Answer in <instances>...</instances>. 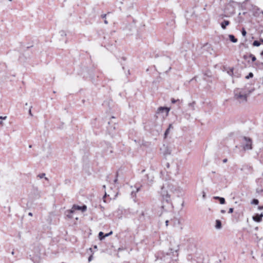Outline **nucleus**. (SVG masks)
Returning a JSON list of instances; mask_svg holds the SVG:
<instances>
[{"mask_svg": "<svg viewBox=\"0 0 263 263\" xmlns=\"http://www.w3.org/2000/svg\"><path fill=\"white\" fill-rule=\"evenodd\" d=\"M112 233V231H111L109 233L106 234L103 237H107V236H109L110 235H111Z\"/></svg>", "mask_w": 263, "mask_h": 263, "instance_id": "7c9ffc66", "label": "nucleus"}, {"mask_svg": "<svg viewBox=\"0 0 263 263\" xmlns=\"http://www.w3.org/2000/svg\"><path fill=\"white\" fill-rule=\"evenodd\" d=\"M91 256H90V257H89V261H90V260H91Z\"/></svg>", "mask_w": 263, "mask_h": 263, "instance_id": "a18cd8bd", "label": "nucleus"}, {"mask_svg": "<svg viewBox=\"0 0 263 263\" xmlns=\"http://www.w3.org/2000/svg\"><path fill=\"white\" fill-rule=\"evenodd\" d=\"M9 1H11L12 0H9Z\"/></svg>", "mask_w": 263, "mask_h": 263, "instance_id": "603ef678", "label": "nucleus"}, {"mask_svg": "<svg viewBox=\"0 0 263 263\" xmlns=\"http://www.w3.org/2000/svg\"><path fill=\"white\" fill-rule=\"evenodd\" d=\"M3 124V122L2 121H0V125H2Z\"/></svg>", "mask_w": 263, "mask_h": 263, "instance_id": "c03bdc74", "label": "nucleus"}, {"mask_svg": "<svg viewBox=\"0 0 263 263\" xmlns=\"http://www.w3.org/2000/svg\"><path fill=\"white\" fill-rule=\"evenodd\" d=\"M195 103V102H192L191 103H189L188 105L189 107H191L192 108V109H194V106Z\"/></svg>", "mask_w": 263, "mask_h": 263, "instance_id": "412c9836", "label": "nucleus"}, {"mask_svg": "<svg viewBox=\"0 0 263 263\" xmlns=\"http://www.w3.org/2000/svg\"><path fill=\"white\" fill-rule=\"evenodd\" d=\"M260 45V43L258 41H254L253 43V45L254 46L258 47Z\"/></svg>", "mask_w": 263, "mask_h": 263, "instance_id": "aec40b11", "label": "nucleus"}, {"mask_svg": "<svg viewBox=\"0 0 263 263\" xmlns=\"http://www.w3.org/2000/svg\"><path fill=\"white\" fill-rule=\"evenodd\" d=\"M227 162V159H224L223 160V163H226Z\"/></svg>", "mask_w": 263, "mask_h": 263, "instance_id": "4c0bfd02", "label": "nucleus"}, {"mask_svg": "<svg viewBox=\"0 0 263 263\" xmlns=\"http://www.w3.org/2000/svg\"><path fill=\"white\" fill-rule=\"evenodd\" d=\"M171 222L172 223L174 227H176L181 224V221L179 219L177 218H174L171 220Z\"/></svg>", "mask_w": 263, "mask_h": 263, "instance_id": "9d476101", "label": "nucleus"}, {"mask_svg": "<svg viewBox=\"0 0 263 263\" xmlns=\"http://www.w3.org/2000/svg\"><path fill=\"white\" fill-rule=\"evenodd\" d=\"M241 144L244 150H250L252 147V140L250 138L243 137L241 139Z\"/></svg>", "mask_w": 263, "mask_h": 263, "instance_id": "7ed1b4c3", "label": "nucleus"}, {"mask_svg": "<svg viewBox=\"0 0 263 263\" xmlns=\"http://www.w3.org/2000/svg\"><path fill=\"white\" fill-rule=\"evenodd\" d=\"M31 259L34 263H39L40 260V258L39 256H33Z\"/></svg>", "mask_w": 263, "mask_h": 263, "instance_id": "f3484780", "label": "nucleus"}, {"mask_svg": "<svg viewBox=\"0 0 263 263\" xmlns=\"http://www.w3.org/2000/svg\"><path fill=\"white\" fill-rule=\"evenodd\" d=\"M139 190H140V188H139H139H137V190H136V193H137V192H139Z\"/></svg>", "mask_w": 263, "mask_h": 263, "instance_id": "58836bf2", "label": "nucleus"}, {"mask_svg": "<svg viewBox=\"0 0 263 263\" xmlns=\"http://www.w3.org/2000/svg\"><path fill=\"white\" fill-rule=\"evenodd\" d=\"M104 23L106 24H108V22L106 20H104Z\"/></svg>", "mask_w": 263, "mask_h": 263, "instance_id": "ea45409f", "label": "nucleus"}, {"mask_svg": "<svg viewBox=\"0 0 263 263\" xmlns=\"http://www.w3.org/2000/svg\"><path fill=\"white\" fill-rule=\"evenodd\" d=\"M7 118V116H0L1 120H6Z\"/></svg>", "mask_w": 263, "mask_h": 263, "instance_id": "c85d7f7f", "label": "nucleus"}, {"mask_svg": "<svg viewBox=\"0 0 263 263\" xmlns=\"http://www.w3.org/2000/svg\"><path fill=\"white\" fill-rule=\"evenodd\" d=\"M99 236L100 237V239L101 240L103 238H104L103 236H104V233L102 232H99Z\"/></svg>", "mask_w": 263, "mask_h": 263, "instance_id": "4be33fe9", "label": "nucleus"}, {"mask_svg": "<svg viewBox=\"0 0 263 263\" xmlns=\"http://www.w3.org/2000/svg\"><path fill=\"white\" fill-rule=\"evenodd\" d=\"M167 189H168V185L166 187L164 185H163L161 188L160 194L163 200H165L167 202H169L171 199V195L168 193Z\"/></svg>", "mask_w": 263, "mask_h": 263, "instance_id": "f03ea898", "label": "nucleus"}, {"mask_svg": "<svg viewBox=\"0 0 263 263\" xmlns=\"http://www.w3.org/2000/svg\"><path fill=\"white\" fill-rule=\"evenodd\" d=\"M29 147L30 148H31V145H29Z\"/></svg>", "mask_w": 263, "mask_h": 263, "instance_id": "3c124183", "label": "nucleus"}, {"mask_svg": "<svg viewBox=\"0 0 263 263\" xmlns=\"http://www.w3.org/2000/svg\"><path fill=\"white\" fill-rule=\"evenodd\" d=\"M147 180L149 183H152L154 180V176L152 174H148L147 175Z\"/></svg>", "mask_w": 263, "mask_h": 263, "instance_id": "4468645a", "label": "nucleus"}, {"mask_svg": "<svg viewBox=\"0 0 263 263\" xmlns=\"http://www.w3.org/2000/svg\"><path fill=\"white\" fill-rule=\"evenodd\" d=\"M178 101H179V100H178H178H175V99H174V98H173V99H171V102H172V103H173V104H174V103H176L177 102H178Z\"/></svg>", "mask_w": 263, "mask_h": 263, "instance_id": "cd10ccee", "label": "nucleus"}, {"mask_svg": "<svg viewBox=\"0 0 263 263\" xmlns=\"http://www.w3.org/2000/svg\"><path fill=\"white\" fill-rule=\"evenodd\" d=\"M14 251H12L11 254H12V255H13V254H14Z\"/></svg>", "mask_w": 263, "mask_h": 263, "instance_id": "49530a36", "label": "nucleus"}, {"mask_svg": "<svg viewBox=\"0 0 263 263\" xmlns=\"http://www.w3.org/2000/svg\"><path fill=\"white\" fill-rule=\"evenodd\" d=\"M253 76V74L252 72H250L249 74L246 77L247 79H249L250 78H252Z\"/></svg>", "mask_w": 263, "mask_h": 263, "instance_id": "a878e982", "label": "nucleus"}, {"mask_svg": "<svg viewBox=\"0 0 263 263\" xmlns=\"http://www.w3.org/2000/svg\"><path fill=\"white\" fill-rule=\"evenodd\" d=\"M230 24V22L227 20H224L223 22H222L220 25L221 27L223 29H225L226 28V27L228 26Z\"/></svg>", "mask_w": 263, "mask_h": 263, "instance_id": "f8f14e48", "label": "nucleus"}, {"mask_svg": "<svg viewBox=\"0 0 263 263\" xmlns=\"http://www.w3.org/2000/svg\"><path fill=\"white\" fill-rule=\"evenodd\" d=\"M160 151L164 156L170 155L171 153V151L170 149L168 146L164 144L163 145V146L160 148Z\"/></svg>", "mask_w": 263, "mask_h": 263, "instance_id": "6e6552de", "label": "nucleus"}, {"mask_svg": "<svg viewBox=\"0 0 263 263\" xmlns=\"http://www.w3.org/2000/svg\"><path fill=\"white\" fill-rule=\"evenodd\" d=\"M261 54L263 55V51L261 52Z\"/></svg>", "mask_w": 263, "mask_h": 263, "instance_id": "09e8293b", "label": "nucleus"}, {"mask_svg": "<svg viewBox=\"0 0 263 263\" xmlns=\"http://www.w3.org/2000/svg\"><path fill=\"white\" fill-rule=\"evenodd\" d=\"M262 176H263V173H262Z\"/></svg>", "mask_w": 263, "mask_h": 263, "instance_id": "864d4df0", "label": "nucleus"}, {"mask_svg": "<svg viewBox=\"0 0 263 263\" xmlns=\"http://www.w3.org/2000/svg\"><path fill=\"white\" fill-rule=\"evenodd\" d=\"M262 217H263V213H261L260 214H256L255 215L253 216L252 218L254 221L257 222H259L261 221Z\"/></svg>", "mask_w": 263, "mask_h": 263, "instance_id": "1a4fd4ad", "label": "nucleus"}, {"mask_svg": "<svg viewBox=\"0 0 263 263\" xmlns=\"http://www.w3.org/2000/svg\"><path fill=\"white\" fill-rule=\"evenodd\" d=\"M170 111V108L165 107H160L157 110V114H163L162 117L164 118L167 116Z\"/></svg>", "mask_w": 263, "mask_h": 263, "instance_id": "423d86ee", "label": "nucleus"}, {"mask_svg": "<svg viewBox=\"0 0 263 263\" xmlns=\"http://www.w3.org/2000/svg\"><path fill=\"white\" fill-rule=\"evenodd\" d=\"M259 203V201H258V199H254L252 201H251V204H255V205H257Z\"/></svg>", "mask_w": 263, "mask_h": 263, "instance_id": "6ab92c4d", "label": "nucleus"}, {"mask_svg": "<svg viewBox=\"0 0 263 263\" xmlns=\"http://www.w3.org/2000/svg\"><path fill=\"white\" fill-rule=\"evenodd\" d=\"M260 64H261V66L263 65V63H261Z\"/></svg>", "mask_w": 263, "mask_h": 263, "instance_id": "8fccbe9b", "label": "nucleus"}, {"mask_svg": "<svg viewBox=\"0 0 263 263\" xmlns=\"http://www.w3.org/2000/svg\"><path fill=\"white\" fill-rule=\"evenodd\" d=\"M87 210V206L84 205L83 206H79L78 205H73L72 209L70 210V213H73L76 210H80L82 212H84L86 211Z\"/></svg>", "mask_w": 263, "mask_h": 263, "instance_id": "0eeeda50", "label": "nucleus"}, {"mask_svg": "<svg viewBox=\"0 0 263 263\" xmlns=\"http://www.w3.org/2000/svg\"><path fill=\"white\" fill-rule=\"evenodd\" d=\"M28 215L31 216H32V213H29Z\"/></svg>", "mask_w": 263, "mask_h": 263, "instance_id": "37998d69", "label": "nucleus"}, {"mask_svg": "<svg viewBox=\"0 0 263 263\" xmlns=\"http://www.w3.org/2000/svg\"><path fill=\"white\" fill-rule=\"evenodd\" d=\"M193 80H196V77H195L193 79H192L191 80V81H193Z\"/></svg>", "mask_w": 263, "mask_h": 263, "instance_id": "a19ab883", "label": "nucleus"}, {"mask_svg": "<svg viewBox=\"0 0 263 263\" xmlns=\"http://www.w3.org/2000/svg\"><path fill=\"white\" fill-rule=\"evenodd\" d=\"M215 229L217 230H220L222 228V224L220 220H216V224L215 226Z\"/></svg>", "mask_w": 263, "mask_h": 263, "instance_id": "9b49d317", "label": "nucleus"}, {"mask_svg": "<svg viewBox=\"0 0 263 263\" xmlns=\"http://www.w3.org/2000/svg\"><path fill=\"white\" fill-rule=\"evenodd\" d=\"M100 148L104 153H111L112 152L110 144L106 142H101L100 145Z\"/></svg>", "mask_w": 263, "mask_h": 263, "instance_id": "39448f33", "label": "nucleus"}, {"mask_svg": "<svg viewBox=\"0 0 263 263\" xmlns=\"http://www.w3.org/2000/svg\"><path fill=\"white\" fill-rule=\"evenodd\" d=\"M258 209H259V210H262L263 209V206H258Z\"/></svg>", "mask_w": 263, "mask_h": 263, "instance_id": "c9c22d12", "label": "nucleus"}, {"mask_svg": "<svg viewBox=\"0 0 263 263\" xmlns=\"http://www.w3.org/2000/svg\"><path fill=\"white\" fill-rule=\"evenodd\" d=\"M233 212V208H230L229 210V213H232Z\"/></svg>", "mask_w": 263, "mask_h": 263, "instance_id": "473e14b6", "label": "nucleus"}, {"mask_svg": "<svg viewBox=\"0 0 263 263\" xmlns=\"http://www.w3.org/2000/svg\"><path fill=\"white\" fill-rule=\"evenodd\" d=\"M67 212H68L69 213L67 214V216L69 218H71V217H72V216L71 215V214L72 213H70V210H69V211H67Z\"/></svg>", "mask_w": 263, "mask_h": 263, "instance_id": "c756f323", "label": "nucleus"}, {"mask_svg": "<svg viewBox=\"0 0 263 263\" xmlns=\"http://www.w3.org/2000/svg\"><path fill=\"white\" fill-rule=\"evenodd\" d=\"M117 181V179H116L114 181H115V182H116Z\"/></svg>", "mask_w": 263, "mask_h": 263, "instance_id": "de8ad7c7", "label": "nucleus"}, {"mask_svg": "<svg viewBox=\"0 0 263 263\" xmlns=\"http://www.w3.org/2000/svg\"><path fill=\"white\" fill-rule=\"evenodd\" d=\"M173 128L172 124H170L168 126V127L166 130L165 133H164V137L166 138L167 137V135L168 134L170 130Z\"/></svg>", "mask_w": 263, "mask_h": 263, "instance_id": "2eb2a0df", "label": "nucleus"}, {"mask_svg": "<svg viewBox=\"0 0 263 263\" xmlns=\"http://www.w3.org/2000/svg\"><path fill=\"white\" fill-rule=\"evenodd\" d=\"M229 37L230 40L233 43H236L237 42V39L232 34L229 35Z\"/></svg>", "mask_w": 263, "mask_h": 263, "instance_id": "dca6fc26", "label": "nucleus"}, {"mask_svg": "<svg viewBox=\"0 0 263 263\" xmlns=\"http://www.w3.org/2000/svg\"><path fill=\"white\" fill-rule=\"evenodd\" d=\"M45 173H42V174H39L37 175V177H39L40 178H44L45 180H48V178L47 177H45Z\"/></svg>", "mask_w": 263, "mask_h": 263, "instance_id": "a211bd4d", "label": "nucleus"}, {"mask_svg": "<svg viewBox=\"0 0 263 263\" xmlns=\"http://www.w3.org/2000/svg\"><path fill=\"white\" fill-rule=\"evenodd\" d=\"M248 93L244 89L237 88L234 91L235 98L240 102H245Z\"/></svg>", "mask_w": 263, "mask_h": 263, "instance_id": "f257e3e1", "label": "nucleus"}, {"mask_svg": "<svg viewBox=\"0 0 263 263\" xmlns=\"http://www.w3.org/2000/svg\"><path fill=\"white\" fill-rule=\"evenodd\" d=\"M203 198H205V193L203 192Z\"/></svg>", "mask_w": 263, "mask_h": 263, "instance_id": "79ce46f5", "label": "nucleus"}, {"mask_svg": "<svg viewBox=\"0 0 263 263\" xmlns=\"http://www.w3.org/2000/svg\"><path fill=\"white\" fill-rule=\"evenodd\" d=\"M228 73L230 76H232V74H233V68H231L230 70L228 71Z\"/></svg>", "mask_w": 263, "mask_h": 263, "instance_id": "393cba45", "label": "nucleus"}, {"mask_svg": "<svg viewBox=\"0 0 263 263\" xmlns=\"http://www.w3.org/2000/svg\"><path fill=\"white\" fill-rule=\"evenodd\" d=\"M216 199H218L219 200L220 203L221 204H223L225 203V199L223 197H220L218 196H215L214 197Z\"/></svg>", "mask_w": 263, "mask_h": 263, "instance_id": "ddd939ff", "label": "nucleus"}, {"mask_svg": "<svg viewBox=\"0 0 263 263\" xmlns=\"http://www.w3.org/2000/svg\"><path fill=\"white\" fill-rule=\"evenodd\" d=\"M225 212H226L225 210H221V213L224 214V213H225Z\"/></svg>", "mask_w": 263, "mask_h": 263, "instance_id": "e433bc0d", "label": "nucleus"}, {"mask_svg": "<svg viewBox=\"0 0 263 263\" xmlns=\"http://www.w3.org/2000/svg\"><path fill=\"white\" fill-rule=\"evenodd\" d=\"M168 190L177 197H180L182 195L183 190L180 186H174L172 185H168Z\"/></svg>", "mask_w": 263, "mask_h": 263, "instance_id": "20e7f679", "label": "nucleus"}, {"mask_svg": "<svg viewBox=\"0 0 263 263\" xmlns=\"http://www.w3.org/2000/svg\"><path fill=\"white\" fill-rule=\"evenodd\" d=\"M241 33H242V35L243 36H245L247 34V32L245 30V29L244 28H243L242 29V31H241Z\"/></svg>", "mask_w": 263, "mask_h": 263, "instance_id": "bb28decb", "label": "nucleus"}, {"mask_svg": "<svg viewBox=\"0 0 263 263\" xmlns=\"http://www.w3.org/2000/svg\"><path fill=\"white\" fill-rule=\"evenodd\" d=\"M60 34L61 36H65L66 35V32L63 30L61 31Z\"/></svg>", "mask_w": 263, "mask_h": 263, "instance_id": "5701e85b", "label": "nucleus"}, {"mask_svg": "<svg viewBox=\"0 0 263 263\" xmlns=\"http://www.w3.org/2000/svg\"><path fill=\"white\" fill-rule=\"evenodd\" d=\"M250 57L251 58L252 61L253 62H254L255 61H256V57L253 54H251L250 55Z\"/></svg>", "mask_w": 263, "mask_h": 263, "instance_id": "b1692460", "label": "nucleus"}, {"mask_svg": "<svg viewBox=\"0 0 263 263\" xmlns=\"http://www.w3.org/2000/svg\"><path fill=\"white\" fill-rule=\"evenodd\" d=\"M106 16V14H102V15H101L102 17V18H105Z\"/></svg>", "mask_w": 263, "mask_h": 263, "instance_id": "f704fd0d", "label": "nucleus"}, {"mask_svg": "<svg viewBox=\"0 0 263 263\" xmlns=\"http://www.w3.org/2000/svg\"><path fill=\"white\" fill-rule=\"evenodd\" d=\"M31 107H30V108H29V115L31 116H32V112H31Z\"/></svg>", "mask_w": 263, "mask_h": 263, "instance_id": "2f4dec72", "label": "nucleus"}, {"mask_svg": "<svg viewBox=\"0 0 263 263\" xmlns=\"http://www.w3.org/2000/svg\"><path fill=\"white\" fill-rule=\"evenodd\" d=\"M168 222H169V220H166L165 221V226H166V227H167V226H168Z\"/></svg>", "mask_w": 263, "mask_h": 263, "instance_id": "72a5a7b5", "label": "nucleus"}]
</instances>
